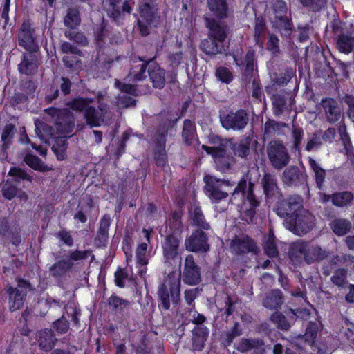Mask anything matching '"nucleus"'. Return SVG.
I'll use <instances>...</instances> for the list:
<instances>
[{"mask_svg":"<svg viewBox=\"0 0 354 354\" xmlns=\"http://www.w3.org/2000/svg\"><path fill=\"white\" fill-rule=\"evenodd\" d=\"M328 254V252L323 250L319 245L303 241L293 243L289 250L292 261L296 263L305 262L308 265L323 261Z\"/></svg>","mask_w":354,"mask_h":354,"instance_id":"f257e3e1","label":"nucleus"},{"mask_svg":"<svg viewBox=\"0 0 354 354\" xmlns=\"http://www.w3.org/2000/svg\"><path fill=\"white\" fill-rule=\"evenodd\" d=\"M158 296L165 310L169 309L171 301L178 304L180 299V274L175 271L169 272L160 285Z\"/></svg>","mask_w":354,"mask_h":354,"instance_id":"f03ea898","label":"nucleus"},{"mask_svg":"<svg viewBox=\"0 0 354 354\" xmlns=\"http://www.w3.org/2000/svg\"><path fill=\"white\" fill-rule=\"evenodd\" d=\"M88 257H91V261L95 258L91 250H70L62 259H59L56 255V262L49 268L50 276L55 279H62L73 269L75 261L86 260Z\"/></svg>","mask_w":354,"mask_h":354,"instance_id":"7ed1b4c3","label":"nucleus"},{"mask_svg":"<svg viewBox=\"0 0 354 354\" xmlns=\"http://www.w3.org/2000/svg\"><path fill=\"white\" fill-rule=\"evenodd\" d=\"M254 183L251 181L248 183L247 178L243 177L231 192L232 196L241 192L245 197L241 206V212L246 217L245 221L248 223L252 221L256 214V209L261 203V201L254 194Z\"/></svg>","mask_w":354,"mask_h":354,"instance_id":"20e7f679","label":"nucleus"},{"mask_svg":"<svg viewBox=\"0 0 354 354\" xmlns=\"http://www.w3.org/2000/svg\"><path fill=\"white\" fill-rule=\"evenodd\" d=\"M316 224V218L308 210L302 208L283 220L284 227L294 234L304 236L310 232Z\"/></svg>","mask_w":354,"mask_h":354,"instance_id":"39448f33","label":"nucleus"},{"mask_svg":"<svg viewBox=\"0 0 354 354\" xmlns=\"http://www.w3.org/2000/svg\"><path fill=\"white\" fill-rule=\"evenodd\" d=\"M205 183L204 191L208 198L213 202L218 203L228 197L232 188L235 186L234 182L216 178L211 175L203 177Z\"/></svg>","mask_w":354,"mask_h":354,"instance_id":"423d86ee","label":"nucleus"},{"mask_svg":"<svg viewBox=\"0 0 354 354\" xmlns=\"http://www.w3.org/2000/svg\"><path fill=\"white\" fill-rule=\"evenodd\" d=\"M17 286H12L7 284L5 292L8 300L9 310L12 312L21 309L24 304L28 291L33 290L32 284L22 278H16Z\"/></svg>","mask_w":354,"mask_h":354,"instance_id":"0eeeda50","label":"nucleus"},{"mask_svg":"<svg viewBox=\"0 0 354 354\" xmlns=\"http://www.w3.org/2000/svg\"><path fill=\"white\" fill-rule=\"evenodd\" d=\"M266 153L270 165L277 170L287 167L291 160L287 148L281 141L278 140H273L268 142Z\"/></svg>","mask_w":354,"mask_h":354,"instance_id":"6e6552de","label":"nucleus"},{"mask_svg":"<svg viewBox=\"0 0 354 354\" xmlns=\"http://www.w3.org/2000/svg\"><path fill=\"white\" fill-rule=\"evenodd\" d=\"M45 112L51 116L57 132L68 134L73 131L75 126L74 120L68 109H57L51 107L46 109Z\"/></svg>","mask_w":354,"mask_h":354,"instance_id":"1a4fd4ad","label":"nucleus"},{"mask_svg":"<svg viewBox=\"0 0 354 354\" xmlns=\"http://www.w3.org/2000/svg\"><path fill=\"white\" fill-rule=\"evenodd\" d=\"M220 121L225 129L239 131L247 126L249 121V115L245 110L239 109L235 112L230 111L227 114H221Z\"/></svg>","mask_w":354,"mask_h":354,"instance_id":"9d476101","label":"nucleus"},{"mask_svg":"<svg viewBox=\"0 0 354 354\" xmlns=\"http://www.w3.org/2000/svg\"><path fill=\"white\" fill-rule=\"evenodd\" d=\"M230 252L235 255H243L248 253L257 254L259 251L257 243L245 234L235 235L229 243Z\"/></svg>","mask_w":354,"mask_h":354,"instance_id":"9b49d317","label":"nucleus"},{"mask_svg":"<svg viewBox=\"0 0 354 354\" xmlns=\"http://www.w3.org/2000/svg\"><path fill=\"white\" fill-rule=\"evenodd\" d=\"M19 45L26 50L35 53L39 46L35 37V30L30 20H25L21 24L18 33Z\"/></svg>","mask_w":354,"mask_h":354,"instance_id":"f8f14e48","label":"nucleus"},{"mask_svg":"<svg viewBox=\"0 0 354 354\" xmlns=\"http://www.w3.org/2000/svg\"><path fill=\"white\" fill-rule=\"evenodd\" d=\"M215 18L211 15H203V21L205 28L207 29V36L217 39L225 42L230 31L228 25L222 21Z\"/></svg>","mask_w":354,"mask_h":354,"instance_id":"ddd939ff","label":"nucleus"},{"mask_svg":"<svg viewBox=\"0 0 354 354\" xmlns=\"http://www.w3.org/2000/svg\"><path fill=\"white\" fill-rule=\"evenodd\" d=\"M303 199L299 195H292L277 201L274 211L281 218H288L303 207Z\"/></svg>","mask_w":354,"mask_h":354,"instance_id":"4468645a","label":"nucleus"},{"mask_svg":"<svg viewBox=\"0 0 354 354\" xmlns=\"http://www.w3.org/2000/svg\"><path fill=\"white\" fill-rule=\"evenodd\" d=\"M140 17L138 20V27L142 36H147L150 33V28L155 21L156 9L145 3L140 6Z\"/></svg>","mask_w":354,"mask_h":354,"instance_id":"2eb2a0df","label":"nucleus"},{"mask_svg":"<svg viewBox=\"0 0 354 354\" xmlns=\"http://www.w3.org/2000/svg\"><path fill=\"white\" fill-rule=\"evenodd\" d=\"M205 231L196 230L185 240V245L187 250L194 252H205L209 250V245L207 243L208 236Z\"/></svg>","mask_w":354,"mask_h":354,"instance_id":"dca6fc26","label":"nucleus"},{"mask_svg":"<svg viewBox=\"0 0 354 354\" xmlns=\"http://www.w3.org/2000/svg\"><path fill=\"white\" fill-rule=\"evenodd\" d=\"M183 281L185 283L190 286L198 284L201 281V269L194 262V257L192 254L187 255L185 258Z\"/></svg>","mask_w":354,"mask_h":354,"instance_id":"f3484780","label":"nucleus"},{"mask_svg":"<svg viewBox=\"0 0 354 354\" xmlns=\"http://www.w3.org/2000/svg\"><path fill=\"white\" fill-rule=\"evenodd\" d=\"M281 180L288 187H299L307 183V175L297 166L291 165L284 169Z\"/></svg>","mask_w":354,"mask_h":354,"instance_id":"a211bd4d","label":"nucleus"},{"mask_svg":"<svg viewBox=\"0 0 354 354\" xmlns=\"http://www.w3.org/2000/svg\"><path fill=\"white\" fill-rule=\"evenodd\" d=\"M235 348L243 354L252 351V354H266L265 341L259 337L241 338L236 344Z\"/></svg>","mask_w":354,"mask_h":354,"instance_id":"6ab92c4d","label":"nucleus"},{"mask_svg":"<svg viewBox=\"0 0 354 354\" xmlns=\"http://www.w3.org/2000/svg\"><path fill=\"white\" fill-rule=\"evenodd\" d=\"M320 104L324 111L327 122L331 124H334L339 120L343 122L344 113L335 100L333 98L322 99Z\"/></svg>","mask_w":354,"mask_h":354,"instance_id":"aec40b11","label":"nucleus"},{"mask_svg":"<svg viewBox=\"0 0 354 354\" xmlns=\"http://www.w3.org/2000/svg\"><path fill=\"white\" fill-rule=\"evenodd\" d=\"M180 241L174 234L167 235L162 243L164 262L171 264L178 257Z\"/></svg>","mask_w":354,"mask_h":354,"instance_id":"412c9836","label":"nucleus"},{"mask_svg":"<svg viewBox=\"0 0 354 354\" xmlns=\"http://www.w3.org/2000/svg\"><path fill=\"white\" fill-rule=\"evenodd\" d=\"M233 58L236 65L241 67L242 75L246 78H250L253 75L254 68L257 67L255 51L249 48L244 57L234 55Z\"/></svg>","mask_w":354,"mask_h":354,"instance_id":"4be33fe9","label":"nucleus"},{"mask_svg":"<svg viewBox=\"0 0 354 354\" xmlns=\"http://www.w3.org/2000/svg\"><path fill=\"white\" fill-rule=\"evenodd\" d=\"M207 7L213 17L226 19L233 14V9L227 0H207Z\"/></svg>","mask_w":354,"mask_h":354,"instance_id":"5701e85b","label":"nucleus"},{"mask_svg":"<svg viewBox=\"0 0 354 354\" xmlns=\"http://www.w3.org/2000/svg\"><path fill=\"white\" fill-rule=\"evenodd\" d=\"M149 61L145 60L140 57L131 59V67L129 73L127 76V79L129 82H137L141 81L146 78V69L149 64Z\"/></svg>","mask_w":354,"mask_h":354,"instance_id":"b1692460","label":"nucleus"},{"mask_svg":"<svg viewBox=\"0 0 354 354\" xmlns=\"http://www.w3.org/2000/svg\"><path fill=\"white\" fill-rule=\"evenodd\" d=\"M294 100L288 93H277L272 97L273 113L276 116L292 110Z\"/></svg>","mask_w":354,"mask_h":354,"instance_id":"393cba45","label":"nucleus"},{"mask_svg":"<svg viewBox=\"0 0 354 354\" xmlns=\"http://www.w3.org/2000/svg\"><path fill=\"white\" fill-rule=\"evenodd\" d=\"M200 48L206 55L215 56L218 54H227V47L223 41L207 36V39L201 41Z\"/></svg>","mask_w":354,"mask_h":354,"instance_id":"a878e982","label":"nucleus"},{"mask_svg":"<svg viewBox=\"0 0 354 354\" xmlns=\"http://www.w3.org/2000/svg\"><path fill=\"white\" fill-rule=\"evenodd\" d=\"M209 331L205 326H194L191 331L192 350L201 351L209 337Z\"/></svg>","mask_w":354,"mask_h":354,"instance_id":"bb28decb","label":"nucleus"},{"mask_svg":"<svg viewBox=\"0 0 354 354\" xmlns=\"http://www.w3.org/2000/svg\"><path fill=\"white\" fill-rule=\"evenodd\" d=\"M0 236L9 239L15 245H19L21 243L19 229L11 227L6 217H0Z\"/></svg>","mask_w":354,"mask_h":354,"instance_id":"cd10ccee","label":"nucleus"},{"mask_svg":"<svg viewBox=\"0 0 354 354\" xmlns=\"http://www.w3.org/2000/svg\"><path fill=\"white\" fill-rule=\"evenodd\" d=\"M39 66V60L33 53H24L23 59L18 65V69L20 73L26 75H32L37 71Z\"/></svg>","mask_w":354,"mask_h":354,"instance_id":"c85d7f7f","label":"nucleus"},{"mask_svg":"<svg viewBox=\"0 0 354 354\" xmlns=\"http://www.w3.org/2000/svg\"><path fill=\"white\" fill-rule=\"evenodd\" d=\"M283 301V293L279 289H273L266 292L262 298L263 306L270 310L281 308Z\"/></svg>","mask_w":354,"mask_h":354,"instance_id":"c756f323","label":"nucleus"},{"mask_svg":"<svg viewBox=\"0 0 354 354\" xmlns=\"http://www.w3.org/2000/svg\"><path fill=\"white\" fill-rule=\"evenodd\" d=\"M190 225L197 227L196 230H209L210 224L206 221L201 208L197 205H192L189 210Z\"/></svg>","mask_w":354,"mask_h":354,"instance_id":"7c9ffc66","label":"nucleus"},{"mask_svg":"<svg viewBox=\"0 0 354 354\" xmlns=\"http://www.w3.org/2000/svg\"><path fill=\"white\" fill-rule=\"evenodd\" d=\"M290 313L292 315L288 319L282 313L276 311L270 315V320L276 325L278 329L288 331L297 317L294 310L291 309Z\"/></svg>","mask_w":354,"mask_h":354,"instance_id":"2f4dec72","label":"nucleus"},{"mask_svg":"<svg viewBox=\"0 0 354 354\" xmlns=\"http://www.w3.org/2000/svg\"><path fill=\"white\" fill-rule=\"evenodd\" d=\"M288 124L281 121L268 119L264 124L263 138H270L284 135L283 129L288 128Z\"/></svg>","mask_w":354,"mask_h":354,"instance_id":"473e14b6","label":"nucleus"},{"mask_svg":"<svg viewBox=\"0 0 354 354\" xmlns=\"http://www.w3.org/2000/svg\"><path fill=\"white\" fill-rule=\"evenodd\" d=\"M111 224V218L109 215H104L100 221L99 229L95 239V244L97 247H104L106 245L109 239V229Z\"/></svg>","mask_w":354,"mask_h":354,"instance_id":"72a5a7b5","label":"nucleus"},{"mask_svg":"<svg viewBox=\"0 0 354 354\" xmlns=\"http://www.w3.org/2000/svg\"><path fill=\"white\" fill-rule=\"evenodd\" d=\"M37 340L40 348L45 351H50L57 342L55 334L50 329H44L39 331L37 333Z\"/></svg>","mask_w":354,"mask_h":354,"instance_id":"f704fd0d","label":"nucleus"},{"mask_svg":"<svg viewBox=\"0 0 354 354\" xmlns=\"http://www.w3.org/2000/svg\"><path fill=\"white\" fill-rule=\"evenodd\" d=\"M148 74L153 86L161 89L165 84V71L158 65L152 64L149 67Z\"/></svg>","mask_w":354,"mask_h":354,"instance_id":"c9c22d12","label":"nucleus"},{"mask_svg":"<svg viewBox=\"0 0 354 354\" xmlns=\"http://www.w3.org/2000/svg\"><path fill=\"white\" fill-rule=\"evenodd\" d=\"M252 139L249 136L243 138L234 142L231 149L234 154L239 158L247 160L250 154V145Z\"/></svg>","mask_w":354,"mask_h":354,"instance_id":"e433bc0d","label":"nucleus"},{"mask_svg":"<svg viewBox=\"0 0 354 354\" xmlns=\"http://www.w3.org/2000/svg\"><path fill=\"white\" fill-rule=\"evenodd\" d=\"M261 183L266 198L272 197L279 189L277 180L275 176L270 173L264 174Z\"/></svg>","mask_w":354,"mask_h":354,"instance_id":"4c0bfd02","label":"nucleus"},{"mask_svg":"<svg viewBox=\"0 0 354 354\" xmlns=\"http://www.w3.org/2000/svg\"><path fill=\"white\" fill-rule=\"evenodd\" d=\"M81 23L80 10L77 6H71L66 10L64 24L68 29H73Z\"/></svg>","mask_w":354,"mask_h":354,"instance_id":"58836bf2","label":"nucleus"},{"mask_svg":"<svg viewBox=\"0 0 354 354\" xmlns=\"http://www.w3.org/2000/svg\"><path fill=\"white\" fill-rule=\"evenodd\" d=\"M84 116L86 124L91 128L100 127L105 121L100 113L93 106L88 108L86 111L84 112Z\"/></svg>","mask_w":354,"mask_h":354,"instance_id":"ea45409f","label":"nucleus"},{"mask_svg":"<svg viewBox=\"0 0 354 354\" xmlns=\"http://www.w3.org/2000/svg\"><path fill=\"white\" fill-rule=\"evenodd\" d=\"M182 137L185 144L191 145L196 140V132L194 123L190 120H185L183 123Z\"/></svg>","mask_w":354,"mask_h":354,"instance_id":"a19ab883","label":"nucleus"},{"mask_svg":"<svg viewBox=\"0 0 354 354\" xmlns=\"http://www.w3.org/2000/svg\"><path fill=\"white\" fill-rule=\"evenodd\" d=\"M351 223L344 218H337L331 221L330 227L337 236H344L351 229Z\"/></svg>","mask_w":354,"mask_h":354,"instance_id":"79ce46f5","label":"nucleus"},{"mask_svg":"<svg viewBox=\"0 0 354 354\" xmlns=\"http://www.w3.org/2000/svg\"><path fill=\"white\" fill-rule=\"evenodd\" d=\"M217 169L222 172H225L232 169L236 163V158L232 155L225 154L214 158Z\"/></svg>","mask_w":354,"mask_h":354,"instance_id":"37998d69","label":"nucleus"},{"mask_svg":"<svg viewBox=\"0 0 354 354\" xmlns=\"http://www.w3.org/2000/svg\"><path fill=\"white\" fill-rule=\"evenodd\" d=\"M108 304L115 313H122L129 307L131 303L116 295H111L108 299Z\"/></svg>","mask_w":354,"mask_h":354,"instance_id":"c03bdc74","label":"nucleus"},{"mask_svg":"<svg viewBox=\"0 0 354 354\" xmlns=\"http://www.w3.org/2000/svg\"><path fill=\"white\" fill-rule=\"evenodd\" d=\"M93 102L91 98L76 97L73 99L71 102H68L67 106L77 112H86L88 108L90 107V104Z\"/></svg>","mask_w":354,"mask_h":354,"instance_id":"a18cd8bd","label":"nucleus"},{"mask_svg":"<svg viewBox=\"0 0 354 354\" xmlns=\"http://www.w3.org/2000/svg\"><path fill=\"white\" fill-rule=\"evenodd\" d=\"M274 26L280 31L282 36L289 37L292 32V23L289 17L274 20Z\"/></svg>","mask_w":354,"mask_h":354,"instance_id":"49530a36","label":"nucleus"},{"mask_svg":"<svg viewBox=\"0 0 354 354\" xmlns=\"http://www.w3.org/2000/svg\"><path fill=\"white\" fill-rule=\"evenodd\" d=\"M353 199V194L351 192H337L331 195V201L334 205L344 207L350 203Z\"/></svg>","mask_w":354,"mask_h":354,"instance_id":"de8ad7c7","label":"nucleus"},{"mask_svg":"<svg viewBox=\"0 0 354 354\" xmlns=\"http://www.w3.org/2000/svg\"><path fill=\"white\" fill-rule=\"evenodd\" d=\"M241 334L242 330L240 328V325L238 322H236L230 330L223 333L221 336L222 344L225 347L230 346L234 339Z\"/></svg>","mask_w":354,"mask_h":354,"instance_id":"09e8293b","label":"nucleus"},{"mask_svg":"<svg viewBox=\"0 0 354 354\" xmlns=\"http://www.w3.org/2000/svg\"><path fill=\"white\" fill-rule=\"evenodd\" d=\"M337 46L339 51L349 53L354 48V36L341 35L337 41Z\"/></svg>","mask_w":354,"mask_h":354,"instance_id":"8fccbe9b","label":"nucleus"},{"mask_svg":"<svg viewBox=\"0 0 354 354\" xmlns=\"http://www.w3.org/2000/svg\"><path fill=\"white\" fill-rule=\"evenodd\" d=\"M318 332V326L315 322H309L306 328V333L304 335H299L298 338L302 339L304 340L306 343L309 344L310 346H313L315 339L317 337Z\"/></svg>","mask_w":354,"mask_h":354,"instance_id":"3c124183","label":"nucleus"},{"mask_svg":"<svg viewBox=\"0 0 354 354\" xmlns=\"http://www.w3.org/2000/svg\"><path fill=\"white\" fill-rule=\"evenodd\" d=\"M308 163L315 173L317 186L319 189H322L326 177V171L311 158H309Z\"/></svg>","mask_w":354,"mask_h":354,"instance_id":"603ef678","label":"nucleus"},{"mask_svg":"<svg viewBox=\"0 0 354 354\" xmlns=\"http://www.w3.org/2000/svg\"><path fill=\"white\" fill-rule=\"evenodd\" d=\"M24 161L35 170L39 171H47L50 170V168L36 156L28 154L24 157Z\"/></svg>","mask_w":354,"mask_h":354,"instance_id":"864d4df0","label":"nucleus"},{"mask_svg":"<svg viewBox=\"0 0 354 354\" xmlns=\"http://www.w3.org/2000/svg\"><path fill=\"white\" fill-rule=\"evenodd\" d=\"M67 147L68 142L66 137H57L55 138V144L52 147V150L57 155V158L62 160L65 158V151Z\"/></svg>","mask_w":354,"mask_h":354,"instance_id":"5fc2aeb1","label":"nucleus"},{"mask_svg":"<svg viewBox=\"0 0 354 354\" xmlns=\"http://www.w3.org/2000/svg\"><path fill=\"white\" fill-rule=\"evenodd\" d=\"M153 158L158 167H163L167 162V156L165 151V143L159 142L153 152Z\"/></svg>","mask_w":354,"mask_h":354,"instance_id":"6e6d98bb","label":"nucleus"},{"mask_svg":"<svg viewBox=\"0 0 354 354\" xmlns=\"http://www.w3.org/2000/svg\"><path fill=\"white\" fill-rule=\"evenodd\" d=\"M115 88L119 89L124 95L128 94L133 96H138L140 93L138 86L132 84H127L115 79L114 82Z\"/></svg>","mask_w":354,"mask_h":354,"instance_id":"4d7b16f0","label":"nucleus"},{"mask_svg":"<svg viewBox=\"0 0 354 354\" xmlns=\"http://www.w3.org/2000/svg\"><path fill=\"white\" fill-rule=\"evenodd\" d=\"M16 132L17 129L14 124H8L5 126L1 134V141L4 149L8 148L12 143V140Z\"/></svg>","mask_w":354,"mask_h":354,"instance_id":"13d9d810","label":"nucleus"},{"mask_svg":"<svg viewBox=\"0 0 354 354\" xmlns=\"http://www.w3.org/2000/svg\"><path fill=\"white\" fill-rule=\"evenodd\" d=\"M346 275V270L344 268L337 269L331 277V281L338 287L346 288L348 285Z\"/></svg>","mask_w":354,"mask_h":354,"instance_id":"bf43d9fd","label":"nucleus"},{"mask_svg":"<svg viewBox=\"0 0 354 354\" xmlns=\"http://www.w3.org/2000/svg\"><path fill=\"white\" fill-rule=\"evenodd\" d=\"M291 135L293 140V148L295 151H299L304 136L303 129L293 124L292 126Z\"/></svg>","mask_w":354,"mask_h":354,"instance_id":"052dcab7","label":"nucleus"},{"mask_svg":"<svg viewBox=\"0 0 354 354\" xmlns=\"http://www.w3.org/2000/svg\"><path fill=\"white\" fill-rule=\"evenodd\" d=\"M8 176L13 177L15 182H20L22 180L31 182L32 180V177L24 169L17 167H12L8 172Z\"/></svg>","mask_w":354,"mask_h":354,"instance_id":"680f3d73","label":"nucleus"},{"mask_svg":"<svg viewBox=\"0 0 354 354\" xmlns=\"http://www.w3.org/2000/svg\"><path fill=\"white\" fill-rule=\"evenodd\" d=\"M159 118L164 123L165 127H173L176 124L179 117L176 113L171 111H163L160 114Z\"/></svg>","mask_w":354,"mask_h":354,"instance_id":"e2e57ef3","label":"nucleus"},{"mask_svg":"<svg viewBox=\"0 0 354 354\" xmlns=\"http://www.w3.org/2000/svg\"><path fill=\"white\" fill-rule=\"evenodd\" d=\"M294 75V71L291 68L287 69L283 73L279 76L272 78L271 82L272 85L284 86L287 84Z\"/></svg>","mask_w":354,"mask_h":354,"instance_id":"0e129e2a","label":"nucleus"},{"mask_svg":"<svg viewBox=\"0 0 354 354\" xmlns=\"http://www.w3.org/2000/svg\"><path fill=\"white\" fill-rule=\"evenodd\" d=\"M321 133L319 132H315L308 138L305 149L307 151H310L314 149H317L322 145L321 140Z\"/></svg>","mask_w":354,"mask_h":354,"instance_id":"69168bd1","label":"nucleus"},{"mask_svg":"<svg viewBox=\"0 0 354 354\" xmlns=\"http://www.w3.org/2000/svg\"><path fill=\"white\" fill-rule=\"evenodd\" d=\"M137 100L131 96L122 94L117 97L116 104L120 109H128L134 107Z\"/></svg>","mask_w":354,"mask_h":354,"instance_id":"338daca9","label":"nucleus"},{"mask_svg":"<svg viewBox=\"0 0 354 354\" xmlns=\"http://www.w3.org/2000/svg\"><path fill=\"white\" fill-rule=\"evenodd\" d=\"M147 250V243H140L136 248V261L141 266H146L148 263Z\"/></svg>","mask_w":354,"mask_h":354,"instance_id":"774afa93","label":"nucleus"}]
</instances>
